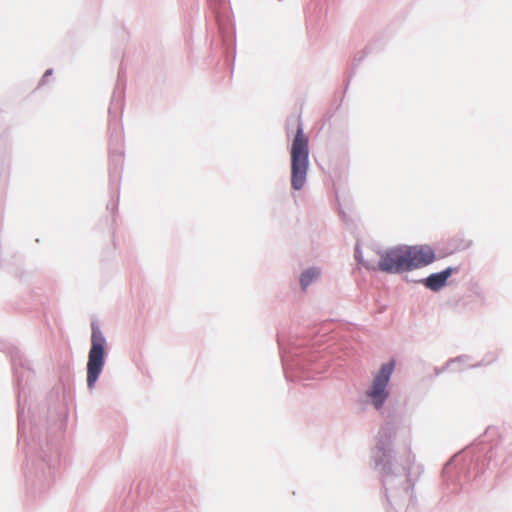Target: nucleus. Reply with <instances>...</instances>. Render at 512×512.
<instances>
[{"label": "nucleus", "instance_id": "obj_1", "mask_svg": "<svg viewBox=\"0 0 512 512\" xmlns=\"http://www.w3.org/2000/svg\"><path fill=\"white\" fill-rule=\"evenodd\" d=\"M308 156V138L299 128L291 146V187L294 190H300L305 185L309 166Z\"/></svg>", "mask_w": 512, "mask_h": 512}, {"label": "nucleus", "instance_id": "obj_2", "mask_svg": "<svg viewBox=\"0 0 512 512\" xmlns=\"http://www.w3.org/2000/svg\"><path fill=\"white\" fill-rule=\"evenodd\" d=\"M393 370L394 362H388L382 365L379 372L374 377L372 387L368 392V396L371 398L376 408H380L388 397L386 387Z\"/></svg>", "mask_w": 512, "mask_h": 512}, {"label": "nucleus", "instance_id": "obj_3", "mask_svg": "<svg viewBox=\"0 0 512 512\" xmlns=\"http://www.w3.org/2000/svg\"><path fill=\"white\" fill-rule=\"evenodd\" d=\"M407 259L404 246L386 250L380 258V271L386 273H401L407 271Z\"/></svg>", "mask_w": 512, "mask_h": 512}, {"label": "nucleus", "instance_id": "obj_4", "mask_svg": "<svg viewBox=\"0 0 512 512\" xmlns=\"http://www.w3.org/2000/svg\"><path fill=\"white\" fill-rule=\"evenodd\" d=\"M407 271L427 266L434 262V250L428 245L404 246Z\"/></svg>", "mask_w": 512, "mask_h": 512}, {"label": "nucleus", "instance_id": "obj_5", "mask_svg": "<svg viewBox=\"0 0 512 512\" xmlns=\"http://www.w3.org/2000/svg\"><path fill=\"white\" fill-rule=\"evenodd\" d=\"M383 252L376 250L371 245L356 248L355 257L367 269L380 270V258Z\"/></svg>", "mask_w": 512, "mask_h": 512}, {"label": "nucleus", "instance_id": "obj_6", "mask_svg": "<svg viewBox=\"0 0 512 512\" xmlns=\"http://www.w3.org/2000/svg\"><path fill=\"white\" fill-rule=\"evenodd\" d=\"M104 365V354H89L87 364V384L92 388L102 371Z\"/></svg>", "mask_w": 512, "mask_h": 512}, {"label": "nucleus", "instance_id": "obj_7", "mask_svg": "<svg viewBox=\"0 0 512 512\" xmlns=\"http://www.w3.org/2000/svg\"><path fill=\"white\" fill-rule=\"evenodd\" d=\"M452 273L451 268H447L446 270L440 272L431 274L426 280H425V286L433 291H437L440 288H442L447 279L450 277Z\"/></svg>", "mask_w": 512, "mask_h": 512}, {"label": "nucleus", "instance_id": "obj_8", "mask_svg": "<svg viewBox=\"0 0 512 512\" xmlns=\"http://www.w3.org/2000/svg\"><path fill=\"white\" fill-rule=\"evenodd\" d=\"M91 341H92V346H91L90 352H104L105 339H104L102 333L100 332V330L95 326L92 327Z\"/></svg>", "mask_w": 512, "mask_h": 512}, {"label": "nucleus", "instance_id": "obj_9", "mask_svg": "<svg viewBox=\"0 0 512 512\" xmlns=\"http://www.w3.org/2000/svg\"><path fill=\"white\" fill-rule=\"evenodd\" d=\"M320 276V271L316 268H310L304 271L300 278V284L303 290H305L315 279Z\"/></svg>", "mask_w": 512, "mask_h": 512}, {"label": "nucleus", "instance_id": "obj_10", "mask_svg": "<svg viewBox=\"0 0 512 512\" xmlns=\"http://www.w3.org/2000/svg\"><path fill=\"white\" fill-rule=\"evenodd\" d=\"M48 74H51V71H47V72H45V75H44V76H47Z\"/></svg>", "mask_w": 512, "mask_h": 512}]
</instances>
